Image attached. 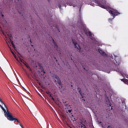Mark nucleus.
Returning a JSON list of instances; mask_svg holds the SVG:
<instances>
[{
  "instance_id": "nucleus-1",
  "label": "nucleus",
  "mask_w": 128,
  "mask_h": 128,
  "mask_svg": "<svg viewBox=\"0 0 128 128\" xmlns=\"http://www.w3.org/2000/svg\"><path fill=\"white\" fill-rule=\"evenodd\" d=\"M94 2L98 4V6L102 8H104L106 10V8H108V7L106 6V2L104 0H102V2H100L98 0H94Z\"/></svg>"
},
{
  "instance_id": "nucleus-2",
  "label": "nucleus",
  "mask_w": 128,
  "mask_h": 128,
  "mask_svg": "<svg viewBox=\"0 0 128 128\" xmlns=\"http://www.w3.org/2000/svg\"><path fill=\"white\" fill-rule=\"evenodd\" d=\"M8 120H10V122H17L18 124H19V126H20L22 128H24V126H22V125L20 122V120H18L16 118H14V116H12V114L9 117Z\"/></svg>"
},
{
  "instance_id": "nucleus-3",
  "label": "nucleus",
  "mask_w": 128,
  "mask_h": 128,
  "mask_svg": "<svg viewBox=\"0 0 128 128\" xmlns=\"http://www.w3.org/2000/svg\"><path fill=\"white\" fill-rule=\"evenodd\" d=\"M6 109H4V107H2V110L3 112H4V116H6V118L7 120H8L12 114V112L8 111V108H6Z\"/></svg>"
},
{
  "instance_id": "nucleus-4",
  "label": "nucleus",
  "mask_w": 128,
  "mask_h": 128,
  "mask_svg": "<svg viewBox=\"0 0 128 128\" xmlns=\"http://www.w3.org/2000/svg\"><path fill=\"white\" fill-rule=\"evenodd\" d=\"M112 10L114 11L110 10L108 11V12H109V13H110L111 16H113V18H116V16H118V14H120V12H118L117 10H116L115 9H112Z\"/></svg>"
},
{
  "instance_id": "nucleus-5",
  "label": "nucleus",
  "mask_w": 128,
  "mask_h": 128,
  "mask_svg": "<svg viewBox=\"0 0 128 128\" xmlns=\"http://www.w3.org/2000/svg\"><path fill=\"white\" fill-rule=\"evenodd\" d=\"M114 60L116 62L115 64H118V66L120 64V58L118 56H115Z\"/></svg>"
},
{
  "instance_id": "nucleus-6",
  "label": "nucleus",
  "mask_w": 128,
  "mask_h": 128,
  "mask_svg": "<svg viewBox=\"0 0 128 128\" xmlns=\"http://www.w3.org/2000/svg\"><path fill=\"white\" fill-rule=\"evenodd\" d=\"M72 42L76 48L79 50H82V48H80V45H78V43H76V42H74V40H72Z\"/></svg>"
},
{
  "instance_id": "nucleus-7",
  "label": "nucleus",
  "mask_w": 128,
  "mask_h": 128,
  "mask_svg": "<svg viewBox=\"0 0 128 128\" xmlns=\"http://www.w3.org/2000/svg\"><path fill=\"white\" fill-rule=\"evenodd\" d=\"M8 48H9L12 54H13L14 58H16V60H17V62H20L18 59V58H16V56L14 54V52H12V48H10V45H8Z\"/></svg>"
},
{
  "instance_id": "nucleus-8",
  "label": "nucleus",
  "mask_w": 128,
  "mask_h": 128,
  "mask_svg": "<svg viewBox=\"0 0 128 128\" xmlns=\"http://www.w3.org/2000/svg\"><path fill=\"white\" fill-rule=\"evenodd\" d=\"M98 52L100 54L103 56H106V54L105 53L104 51L102 50L100 48L98 49Z\"/></svg>"
},
{
  "instance_id": "nucleus-9",
  "label": "nucleus",
  "mask_w": 128,
  "mask_h": 128,
  "mask_svg": "<svg viewBox=\"0 0 128 128\" xmlns=\"http://www.w3.org/2000/svg\"><path fill=\"white\" fill-rule=\"evenodd\" d=\"M56 78L57 80V82L59 84V86H62V82L60 81V78H58V76H56Z\"/></svg>"
},
{
  "instance_id": "nucleus-10",
  "label": "nucleus",
  "mask_w": 128,
  "mask_h": 128,
  "mask_svg": "<svg viewBox=\"0 0 128 128\" xmlns=\"http://www.w3.org/2000/svg\"><path fill=\"white\" fill-rule=\"evenodd\" d=\"M52 42L54 43V48H56V50H58V45L56 44V43L54 39H52Z\"/></svg>"
},
{
  "instance_id": "nucleus-11",
  "label": "nucleus",
  "mask_w": 128,
  "mask_h": 128,
  "mask_svg": "<svg viewBox=\"0 0 128 128\" xmlns=\"http://www.w3.org/2000/svg\"><path fill=\"white\" fill-rule=\"evenodd\" d=\"M86 34L87 36H92V32L90 31L86 32Z\"/></svg>"
},
{
  "instance_id": "nucleus-12",
  "label": "nucleus",
  "mask_w": 128,
  "mask_h": 128,
  "mask_svg": "<svg viewBox=\"0 0 128 128\" xmlns=\"http://www.w3.org/2000/svg\"><path fill=\"white\" fill-rule=\"evenodd\" d=\"M121 81L123 82L124 84H128V80L126 78H122V79H121Z\"/></svg>"
},
{
  "instance_id": "nucleus-13",
  "label": "nucleus",
  "mask_w": 128,
  "mask_h": 128,
  "mask_svg": "<svg viewBox=\"0 0 128 128\" xmlns=\"http://www.w3.org/2000/svg\"><path fill=\"white\" fill-rule=\"evenodd\" d=\"M0 102H1V104H4V106L5 108H8V107H6V104H4V103L2 102V99L0 98Z\"/></svg>"
},
{
  "instance_id": "nucleus-14",
  "label": "nucleus",
  "mask_w": 128,
  "mask_h": 128,
  "mask_svg": "<svg viewBox=\"0 0 128 128\" xmlns=\"http://www.w3.org/2000/svg\"><path fill=\"white\" fill-rule=\"evenodd\" d=\"M78 90H79V92H80L82 98H84V96H82V90H80V88H78Z\"/></svg>"
},
{
  "instance_id": "nucleus-15",
  "label": "nucleus",
  "mask_w": 128,
  "mask_h": 128,
  "mask_svg": "<svg viewBox=\"0 0 128 128\" xmlns=\"http://www.w3.org/2000/svg\"><path fill=\"white\" fill-rule=\"evenodd\" d=\"M46 94H48V96H50V98H52V94H50V92L48 91V92H46Z\"/></svg>"
},
{
  "instance_id": "nucleus-16",
  "label": "nucleus",
  "mask_w": 128,
  "mask_h": 128,
  "mask_svg": "<svg viewBox=\"0 0 128 128\" xmlns=\"http://www.w3.org/2000/svg\"><path fill=\"white\" fill-rule=\"evenodd\" d=\"M18 61L20 62H19L20 64H22V63H20V62H22V64H24V60L20 59V60H18Z\"/></svg>"
},
{
  "instance_id": "nucleus-17",
  "label": "nucleus",
  "mask_w": 128,
  "mask_h": 128,
  "mask_svg": "<svg viewBox=\"0 0 128 128\" xmlns=\"http://www.w3.org/2000/svg\"><path fill=\"white\" fill-rule=\"evenodd\" d=\"M80 24H81V26H84V22L82 20H80Z\"/></svg>"
},
{
  "instance_id": "nucleus-18",
  "label": "nucleus",
  "mask_w": 128,
  "mask_h": 128,
  "mask_svg": "<svg viewBox=\"0 0 128 128\" xmlns=\"http://www.w3.org/2000/svg\"><path fill=\"white\" fill-rule=\"evenodd\" d=\"M112 20H114V18L112 19V18H109L108 19V22H112Z\"/></svg>"
},
{
  "instance_id": "nucleus-19",
  "label": "nucleus",
  "mask_w": 128,
  "mask_h": 128,
  "mask_svg": "<svg viewBox=\"0 0 128 128\" xmlns=\"http://www.w3.org/2000/svg\"><path fill=\"white\" fill-rule=\"evenodd\" d=\"M25 66H26V68H30V66H28V64H25Z\"/></svg>"
},
{
  "instance_id": "nucleus-20",
  "label": "nucleus",
  "mask_w": 128,
  "mask_h": 128,
  "mask_svg": "<svg viewBox=\"0 0 128 128\" xmlns=\"http://www.w3.org/2000/svg\"><path fill=\"white\" fill-rule=\"evenodd\" d=\"M25 72H26L27 76H30V74L26 72V71L25 70Z\"/></svg>"
},
{
  "instance_id": "nucleus-21",
  "label": "nucleus",
  "mask_w": 128,
  "mask_h": 128,
  "mask_svg": "<svg viewBox=\"0 0 128 128\" xmlns=\"http://www.w3.org/2000/svg\"><path fill=\"white\" fill-rule=\"evenodd\" d=\"M25 72H26L27 76H30V74L26 72V71L25 70Z\"/></svg>"
},
{
  "instance_id": "nucleus-22",
  "label": "nucleus",
  "mask_w": 128,
  "mask_h": 128,
  "mask_svg": "<svg viewBox=\"0 0 128 128\" xmlns=\"http://www.w3.org/2000/svg\"><path fill=\"white\" fill-rule=\"evenodd\" d=\"M10 42H11V44L12 46V44H14V42H12V40H10Z\"/></svg>"
},
{
  "instance_id": "nucleus-23",
  "label": "nucleus",
  "mask_w": 128,
  "mask_h": 128,
  "mask_svg": "<svg viewBox=\"0 0 128 128\" xmlns=\"http://www.w3.org/2000/svg\"><path fill=\"white\" fill-rule=\"evenodd\" d=\"M42 72L44 74H46V72H44V68H42Z\"/></svg>"
},
{
  "instance_id": "nucleus-24",
  "label": "nucleus",
  "mask_w": 128,
  "mask_h": 128,
  "mask_svg": "<svg viewBox=\"0 0 128 128\" xmlns=\"http://www.w3.org/2000/svg\"><path fill=\"white\" fill-rule=\"evenodd\" d=\"M108 104H109V106H111L112 105L110 104V100L108 99Z\"/></svg>"
},
{
  "instance_id": "nucleus-25",
  "label": "nucleus",
  "mask_w": 128,
  "mask_h": 128,
  "mask_svg": "<svg viewBox=\"0 0 128 128\" xmlns=\"http://www.w3.org/2000/svg\"><path fill=\"white\" fill-rule=\"evenodd\" d=\"M80 126H81V128H82V126H84L83 128H86V126H84V124H83Z\"/></svg>"
},
{
  "instance_id": "nucleus-26",
  "label": "nucleus",
  "mask_w": 128,
  "mask_h": 128,
  "mask_svg": "<svg viewBox=\"0 0 128 128\" xmlns=\"http://www.w3.org/2000/svg\"><path fill=\"white\" fill-rule=\"evenodd\" d=\"M12 48H16V46H14V44H13L12 45Z\"/></svg>"
},
{
  "instance_id": "nucleus-27",
  "label": "nucleus",
  "mask_w": 128,
  "mask_h": 128,
  "mask_svg": "<svg viewBox=\"0 0 128 128\" xmlns=\"http://www.w3.org/2000/svg\"><path fill=\"white\" fill-rule=\"evenodd\" d=\"M24 64V66H26V64H26V62H23Z\"/></svg>"
},
{
  "instance_id": "nucleus-28",
  "label": "nucleus",
  "mask_w": 128,
  "mask_h": 128,
  "mask_svg": "<svg viewBox=\"0 0 128 128\" xmlns=\"http://www.w3.org/2000/svg\"><path fill=\"white\" fill-rule=\"evenodd\" d=\"M58 8H62V6H60V4L58 5Z\"/></svg>"
},
{
  "instance_id": "nucleus-29",
  "label": "nucleus",
  "mask_w": 128,
  "mask_h": 128,
  "mask_svg": "<svg viewBox=\"0 0 128 128\" xmlns=\"http://www.w3.org/2000/svg\"><path fill=\"white\" fill-rule=\"evenodd\" d=\"M52 100H54V98L52 96Z\"/></svg>"
},
{
  "instance_id": "nucleus-30",
  "label": "nucleus",
  "mask_w": 128,
  "mask_h": 128,
  "mask_svg": "<svg viewBox=\"0 0 128 128\" xmlns=\"http://www.w3.org/2000/svg\"><path fill=\"white\" fill-rule=\"evenodd\" d=\"M0 108H3V106L0 104Z\"/></svg>"
},
{
  "instance_id": "nucleus-31",
  "label": "nucleus",
  "mask_w": 128,
  "mask_h": 128,
  "mask_svg": "<svg viewBox=\"0 0 128 128\" xmlns=\"http://www.w3.org/2000/svg\"><path fill=\"white\" fill-rule=\"evenodd\" d=\"M2 18H4V14H2Z\"/></svg>"
},
{
  "instance_id": "nucleus-32",
  "label": "nucleus",
  "mask_w": 128,
  "mask_h": 128,
  "mask_svg": "<svg viewBox=\"0 0 128 128\" xmlns=\"http://www.w3.org/2000/svg\"><path fill=\"white\" fill-rule=\"evenodd\" d=\"M38 84H39V86H41L40 82H39V83H38Z\"/></svg>"
},
{
  "instance_id": "nucleus-33",
  "label": "nucleus",
  "mask_w": 128,
  "mask_h": 128,
  "mask_svg": "<svg viewBox=\"0 0 128 128\" xmlns=\"http://www.w3.org/2000/svg\"><path fill=\"white\" fill-rule=\"evenodd\" d=\"M2 34H3L4 36H6V34H4V32H2Z\"/></svg>"
},
{
  "instance_id": "nucleus-34",
  "label": "nucleus",
  "mask_w": 128,
  "mask_h": 128,
  "mask_svg": "<svg viewBox=\"0 0 128 128\" xmlns=\"http://www.w3.org/2000/svg\"><path fill=\"white\" fill-rule=\"evenodd\" d=\"M30 68V72H32V68Z\"/></svg>"
},
{
  "instance_id": "nucleus-35",
  "label": "nucleus",
  "mask_w": 128,
  "mask_h": 128,
  "mask_svg": "<svg viewBox=\"0 0 128 128\" xmlns=\"http://www.w3.org/2000/svg\"><path fill=\"white\" fill-rule=\"evenodd\" d=\"M80 8H82V6H80Z\"/></svg>"
},
{
  "instance_id": "nucleus-36",
  "label": "nucleus",
  "mask_w": 128,
  "mask_h": 128,
  "mask_svg": "<svg viewBox=\"0 0 128 128\" xmlns=\"http://www.w3.org/2000/svg\"><path fill=\"white\" fill-rule=\"evenodd\" d=\"M66 118V116H63V118Z\"/></svg>"
},
{
  "instance_id": "nucleus-37",
  "label": "nucleus",
  "mask_w": 128,
  "mask_h": 128,
  "mask_svg": "<svg viewBox=\"0 0 128 128\" xmlns=\"http://www.w3.org/2000/svg\"><path fill=\"white\" fill-rule=\"evenodd\" d=\"M73 6L74 8V6H74V5H73Z\"/></svg>"
},
{
  "instance_id": "nucleus-38",
  "label": "nucleus",
  "mask_w": 128,
  "mask_h": 128,
  "mask_svg": "<svg viewBox=\"0 0 128 128\" xmlns=\"http://www.w3.org/2000/svg\"><path fill=\"white\" fill-rule=\"evenodd\" d=\"M68 112H70V110H69Z\"/></svg>"
},
{
  "instance_id": "nucleus-39",
  "label": "nucleus",
  "mask_w": 128,
  "mask_h": 128,
  "mask_svg": "<svg viewBox=\"0 0 128 128\" xmlns=\"http://www.w3.org/2000/svg\"><path fill=\"white\" fill-rule=\"evenodd\" d=\"M32 46H34V45H32Z\"/></svg>"
},
{
  "instance_id": "nucleus-40",
  "label": "nucleus",
  "mask_w": 128,
  "mask_h": 128,
  "mask_svg": "<svg viewBox=\"0 0 128 128\" xmlns=\"http://www.w3.org/2000/svg\"><path fill=\"white\" fill-rule=\"evenodd\" d=\"M30 42H32V40H30Z\"/></svg>"
},
{
  "instance_id": "nucleus-41",
  "label": "nucleus",
  "mask_w": 128,
  "mask_h": 128,
  "mask_svg": "<svg viewBox=\"0 0 128 128\" xmlns=\"http://www.w3.org/2000/svg\"><path fill=\"white\" fill-rule=\"evenodd\" d=\"M6 42V44H8V42Z\"/></svg>"
},
{
  "instance_id": "nucleus-42",
  "label": "nucleus",
  "mask_w": 128,
  "mask_h": 128,
  "mask_svg": "<svg viewBox=\"0 0 128 128\" xmlns=\"http://www.w3.org/2000/svg\"><path fill=\"white\" fill-rule=\"evenodd\" d=\"M56 62H58V60H56Z\"/></svg>"
},
{
  "instance_id": "nucleus-43",
  "label": "nucleus",
  "mask_w": 128,
  "mask_h": 128,
  "mask_svg": "<svg viewBox=\"0 0 128 128\" xmlns=\"http://www.w3.org/2000/svg\"><path fill=\"white\" fill-rule=\"evenodd\" d=\"M48 2H50V0H48Z\"/></svg>"
},
{
  "instance_id": "nucleus-44",
  "label": "nucleus",
  "mask_w": 128,
  "mask_h": 128,
  "mask_svg": "<svg viewBox=\"0 0 128 128\" xmlns=\"http://www.w3.org/2000/svg\"><path fill=\"white\" fill-rule=\"evenodd\" d=\"M113 18H114L113 17Z\"/></svg>"
},
{
  "instance_id": "nucleus-45",
  "label": "nucleus",
  "mask_w": 128,
  "mask_h": 128,
  "mask_svg": "<svg viewBox=\"0 0 128 128\" xmlns=\"http://www.w3.org/2000/svg\"><path fill=\"white\" fill-rule=\"evenodd\" d=\"M54 59L56 60V58H54Z\"/></svg>"
}]
</instances>
